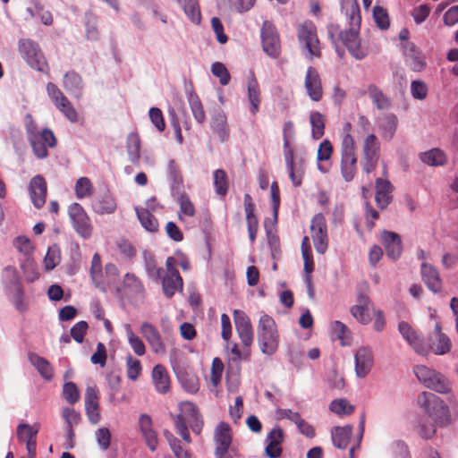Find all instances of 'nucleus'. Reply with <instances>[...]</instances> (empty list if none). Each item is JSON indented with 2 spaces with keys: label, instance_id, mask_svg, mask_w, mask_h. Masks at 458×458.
<instances>
[{
  "label": "nucleus",
  "instance_id": "f257e3e1",
  "mask_svg": "<svg viewBox=\"0 0 458 458\" xmlns=\"http://www.w3.org/2000/svg\"><path fill=\"white\" fill-rule=\"evenodd\" d=\"M279 331L275 319L263 314L257 325V341L260 352L267 356H272L279 347Z\"/></svg>",
  "mask_w": 458,
  "mask_h": 458
},
{
  "label": "nucleus",
  "instance_id": "f03ea898",
  "mask_svg": "<svg viewBox=\"0 0 458 458\" xmlns=\"http://www.w3.org/2000/svg\"><path fill=\"white\" fill-rule=\"evenodd\" d=\"M26 123L27 138L31 148L38 158H46L47 148H55L57 140L54 132L49 129L39 130L31 116Z\"/></svg>",
  "mask_w": 458,
  "mask_h": 458
},
{
  "label": "nucleus",
  "instance_id": "7ed1b4c3",
  "mask_svg": "<svg viewBox=\"0 0 458 458\" xmlns=\"http://www.w3.org/2000/svg\"><path fill=\"white\" fill-rule=\"evenodd\" d=\"M418 403L424 408L428 417L439 427L451 423V414L445 402L432 393L423 392L418 396Z\"/></svg>",
  "mask_w": 458,
  "mask_h": 458
},
{
  "label": "nucleus",
  "instance_id": "20e7f679",
  "mask_svg": "<svg viewBox=\"0 0 458 458\" xmlns=\"http://www.w3.org/2000/svg\"><path fill=\"white\" fill-rule=\"evenodd\" d=\"M340 171L347 182L353 180L357 173V154L352 136L347 133L342 139Z\"/></svg>",
  "mask_w": 458,
  "mask_h": 458
},
{
  "label": "nucleus",
  "instance_id": "39448f33",
  "mask_svg": "<svg viewBox=\"0 0 458 458\" xmlns=\"http://www.w3.org/2000/svg\"><path fill=\"white\" fill-rule=\"evenodd\" d=\"M413 372L420 382L427 388L440 394H447L451 391V384L441 373L428 368L425 365H416Z\"/></svg>",
  "mask_w": 458,
  "mask_h": 458
},
{
  "label": "nucleus",
  "instance_id": "423d86ee",
  "mask_svg": "<svg viewBox=\"0 0 458 458\" xmlns=\"http://www.w3.org/2000/svg\"><path fill=\"white\" fill-rule=\"evenodd\" d=\"M298 40L301 47L307 50V57H321L320 42L317 35V28L312 21H304L297 29Z\"/></svg>",
  "mask_w": 458,
  "mask_h": 458
},
{
  "label": "nucleus",
  "instance_id": "0eeeda50",
  "mask_svg": "<svg viewBox=\"0 0 458 458\" xmlns=\"http://www.w3.org/2000/svg\"><path fill=\"white\" fill-rule=\"evenodd\" d=\"M18 47L21 57L31 68L42 72L48 70L47 60L37 42L30 38H22L19 40Z\"/></svg>",
  "mask_w": 458,
  "mask_h": 458
},
{
  "label": "nucleus",
  "instance_id": "6e6552de",
  "mask_svg": "<svg viewBox=\"0 0 458 458\" xmlns=\"http://www.w3.org/2000/svg\"><path fill=\"white\" fill-rule=\"evenodd\" d=\"M213 439L216 458H233L232 453H234V448L232 447L233 432L228 423L220 421L216 425Z\"/></svg>",
  "mask_w": 458,
  "mask_h": 458
},
{
  "label": "nucleus",
  "instance_id": "1a4fd4ad",
  "mask_svg": "<svg viewBox=\"0 0 458 458\" xmlns=\"http://www.w3.org/2000/svg\"><path fill=\"white\" fill-rule=\"evenodd\" d=\"M263 51L271 58L276 59L281 55V40L276 26L270 21H264L260 30Z\"/></svg>",
  "mask_w": 458,
  "mask_h": 458
},
{
  "label": "nucleus",
  "instance_id": "9d476101",
  "mask_svg": "<svg viewBox=\"0 0 458 458\" xmlns=\"http://www.w3.org/2000/svg\"><path fill=\"white\" fill-rule=\"evenodd\" d=\"M380 157V143L374 134H369L362 145L361 167L364 173L373 172Z\"/></svg>",
  "mask_w": 458,
  "mask_h": 458
},
{
  "label": "nucleus",
  "instance_id": "9b49d317",
  "mask_svg": "<svg viewBox=\"0 0 458 458\" xmlns=\"http://www.w3.org/2000/svg\"><path fill=\"white\" fill-rule=\"evenodd\" d=\"M68 215L76 233L84 239L92 234L90 219L84 208L79 203H72L68 208Z\"/></svg>",
  "mask_w": 458,
  "mask_h": 458
},
{
  "label": "nucleus",
  "instance_id": "f8f14e48",
  "mask_svg": "<svg viewBox=\"0 0 458 458\" xmlns=\"http://www.w3.org/2000/svg\"><path fill=\"white\" fill-rule=\"evenodd\" d=\"M237 335L245 349H250L254 341V330L249 316L241 310L233 312Z\"/></svg>",
  "mask_w": 458,
  "mask_h": 458
},
{
  "label": "nucleus",
  "instance_id": "ddd939ff",
  "mask_svg": "<svg viewBox=\"0 0 458 458\" xmlns=\"http://www.w3.org/2000/svg\"><path fill=\"white\" fill-rule=\"evenodd\" d=\"M311 239L317 252L324 254L328 248V236L326 218L323 214H316L310 222Z\"/></svg>",
  "mask_w": 458,
  "mask_h": 458
},
{
  "label": "nucleus",
  "instance_id": "4468645a",
  "mask_svg": "<svg viewBox=\"0 0 458 458\" xmlns=\"http://www.w3.org/2000/svg\"><path fill=\"white\" fill-rule=\"evenodd\" d=\"M427 346V354L429 352L437 355H444L450 352L452 343L450 338L442 332V327L439 322L435 323L434 330L428 335V343Z\"/></svg>",
  "mask_w": 458,
  "mask_h": 458
},
{
  "label": "nucleus",
  "instance_id": "2eb2a0df",
  "mask_svg": "<svg viewBox=\"0 0 458 458\" xmlns=\"http://www.w3.org/2000/svg\"><path fill=\"white\" fill-rule=\"evenodd\" d=\"M360 29L354 27L343 30L339 34V38L343 44L347 47L349 53L357 60L363 59L368 52L360 46L359 37Z\"/></svg>",
  "mask_w": 458,
  "mask_h": 458
},
{
  "label": "nucleus",
  "instance_id": "dca6fc26",
  "mask_svg": "<svg viewBox=\"0 0 458 458\" xmlns=\"http://www.w3.org/2000/svg\"><path fill=\"white\" fill-rule=\"evenodd\" d=\"M28 190L33 206L38 209L41 208L46 203L47 194V184L45 178L39 174L32 177Z\"/></svg>",
  "mask_w": 458,
  "mask_h": 458
},
{
  "label": "nucleus",
  "instance_id": "f3484780",
  "mask_svg": "<svg viewBox=\"0 0 458 458\" xmlns=\"http://www.w3.org/2000/svg\"><path fill=\"white\" fill-rule=\"evenodd\" d=\"M405 63L415 72H420L426 66L425 56L421 50L413 42H405L402 45Z\"/></svg>",
  "mask_w": 458,
  "mask_h": 458
},
{
  "label": "nucleus",
  "instance_id": "a211bd4d",
  "mask_svg": "<svg viewBox=\"0 0 458 458\" xmlns=\"http://www.w3.org/2000/svg\"><path fill=\"white\" fill-rule=\"evenodd\" d=\"M140 333L145 337L155 353H165V345L163 343L161 335L154 325L148 322H143L140 326Z\"/></svg>",
  "mask_w": 458,
  "mask_h": 458
},
{
  "label": "nucleus",
  "instance_id": "6ab92c4d",
  "mask_svg": "<svg viewBox=\"0 0 458 458\" xmlns=\"http://www.w3.org/2000/svg\"><path fill=\"white\" fill-rule=\"evenodd\" d=\"M398 330L416 352L421 355H427V346L409 323L405 321L400 322L398 325Z\"/></svg>",
  "mask_w": 458,
  "mask_h": 458
},
{
  "label": "nucleus",
  "instance_id": "aec40b11",
  "mask_svg": "<svg viewBox=\"0 0 458 458\" xmlns=\"http://www.w3.org/2000/svg\"><path fill=\"white\" fill-rule=\"evenodd\" d=\"M382 243L387 257L393 260L398 259L403 252L402 240L399 234L394 232H382Z\"/></svg>",
  "mask_w": 458,
  "mask_h": 458
},
{
  "label": "nucleus",
  "instance_id": "412c9836",
  "mask_svg": "<svg viewBox=\"0 0 458 458\" xmlns=\"http://www.w3.org/2000/svg\"><path fill=\"white\" fill-rule=\"evenodd\" d=\"M373 309L369 296L366 294H360L357 298V302L351 308V314L363 325H367L371 321L370 310Z\"/></svg>",
  "mask_w": 458,
  "mask_h": 458
},
{
  "label": "nucleus",
  "instance_id": "4be33fe9",
  "mask_svg": "<svg viewBox=\"0 0 458 458\" xmlns=\"http://www.w3.org/2000/svg\"><path fill=\"white\" fill-rule=\"evenodd\" d=\"M304 85L309 97L312 100L318 101L321 99L323 89L319 74L315 68L311 66L308 68Z\"/></svg>",
  "mask_w": 458,
  "mask_h": 458
},
{
  "label": "nucleus",
  "instance_id": "5701e85b",
  "mask_svg": "<svg viewBox=\"0 0 458 458\" xmlns=\"http://www.w3.org/2000/svg\"><path fill=\"white\" fill-rule=\"evenodd\" d=\"M354 359L357 377H365L370 372L373 366V356L370 349L366 347L360 348L356 352Z\"/></svg>",
  "mask_w": 458,
  "mask_h": 458
},
{
  "label": "nucleus",
  "instance_id": "b1692460",
  "mask_svg": "<svg viewBox=\"0 0 458 458\" xmlns=\"http://www.w3.org/2000/svg\"><path fill=\"white\" fill-rule=\"evenodd\" d=\"M268 444L265 452L269 458H278L282 454L281 444L284 440V431L280 428H273L267 435Z\"/></svg>",
  "mask_w": 458,
  "mask_h": 458
},
{
  "label": "nucleus",
  "instance_id": "393cba45",
  "mask_svg": "<svg viewBox=\"0 0 458 458\" xmlns=\"http://www.w3.org/2000/svg\"><path fill=\"white\" fill-rule=\"evenodd\" d=\"M167 175L173 196L184 192L183 177L174 160H170L167 166Z\"/></svg>",
  "mask_w": 458,
  "mask_h": 458
},
{
  "label": "nucleus",
  "instance_id": "a878e982",
  "mask_svg": "<svg viewBox=\"0 0 458 458\" xmlns=\"http://www.w3.org/2000/svg\"><path fill=\"white\" fill-rule=\"evenodd\" d=\"M421 276L423 282L430 291L434 293H438L441 291L442 281L436 267L429 264L422 263Z\"/></svg>",
  "mask_w": 458,
  "mask_h": 458
},
{
  "label": "nucleus",
  "instance_id": "bb28decb",
  "mask_svg": "<svg viewBox=\"0 0 458 458\" xmlns=\"http://www.w3.org/2000/svg\"><path fill=\"white\" fill-rule=\"evenodd\" d=\"M162 279V289L167 298H172L176 292H182L183 289V280L179 272L166 274Z\"/></svg>",
  "mask_w": 458,
  "mask_h": 458
},
{
  "label": "nucleus",
  "instance_id": "cd10ccee",
  "mask_svg": "<svg viewBox=\"0 0 458 458\" xmlns=\"http://www.w3.org/2000/svg\"><path fill=\"white\" fill-rule=\"evenodd\" d=\"M333 154V146L328 140H324L318 146L317 160L318 169L323 174L327 173L331 167V157Z\"/></svg>",
  "mask_w": 458,
  "mask_h": 458
},
{
  "label": "nucleus",
  "instance_id": "c85d7f7f",
  "mask_svg": "<svg viewBox=\"0 0 458 458\" xmlns=\"http://www.w3.org/2000/svg\"><path fill=\"white\" fill-rule=\"evenodd\" d=\"M181 410L183 413L190 416L188 423L193 433L199 435L204 422L197 406L192 403H183L181 404Z\"/></svg>",
  "mask_w": 458,
  "mask_h": 458
},
{
  "label": "nucleus",
  "instance_id": "c756f323",
  "mask_svg": "<svg viewBox=\"0 0 458 458\" xmlns=\"http://www.w3.org/2000/svg\"><path fill=\"white\" fill-rule=\"evenodd\" d=\"M152 380L156 390L160 394H166L170 390V377L166 369L157 364L152 371Z\"/></svg>",
  "mask_w": 458,
  "mask_h": 458
},
{
  "label": "nucleus",
  "instance_id": "7c9ffc66",
  "mask_svg": "<svg viewBox=\"0 0 458 458\" xmlns=\"http://www.w3.org/2000/svg\"><path fill=\"white\" fill-rule=\"evenodd\" d=\"M91 206L93 210L100 215L113 214L116 209L115 199L108 192L94 199Z\"/></svg>",
  "mask_w": 458,
  "mask_h": 458
},
{
  "label": "nucleus",
  "instance_id": "2f4dec72",
  "mask_svg": "<svg viewBox=\"0 0 458 458\" xmlns=\"http://www.w3.org/2000/svg\"><path fill=\"white\" fill-rule=\"evenodd\" d=\"M393 186L388 180L377 178L376 180V202L380 208H385L389 204L390 193Z\"/></svg>",
  "mask_w": 458,
  "mask_h": 458
},
{
  "label": "nucleus",
  "instance_id": "473e14b6",
  "mask_svg": "<svg viewBox=\"0 0 458 458\" xmlns=\"http://www.w3.org/2000/svg\"><path fill=\"white\" fill-rule=\"evenodd\" d=\"M352 435V427L346 425L344 427H335L331 431V438L335 447L339 449L347 448L351 437Z\"/></svg>",
  "mask_w": 458,
  "mask_h": 458
},
{
  "label": "nucleus",
  "instance_id": "72a5a7b5",
  "mask_svg": "<svg viewBox=\"0 0 458 458\" xmlns=\"http://www.w3.org/2000/svg\"><path fill=\"white\" fill-rule=\"evenodd\" d=\"M342 10L348 19L349 28L360 29L361 16L358 3L355 0H347L343 4Z\"/></svg>",
  "mask_w": 458,
  "mask_h": 458
},
{
  "label": "nucleus",
  "instance_id": "f704fd0d",
  "mask_svg": "<svg viewBox=\"0 0 458 458\" xmlns=\"http://www.w3.org/2000/svg\"><path fill=\"white\" fill-rule=\"evenodd\" d=\"M420 159L429 166H442L447 163L446 154L438 148L421 152Z\"/></svg>",
  "mask_w": 458,
  "mask_h": 458
},
{
  "label": "nucleus",
  "instance_id": "c9c22d12",
  "mask_svg": "<svg viewBox=\"0 0 458 458\" xmlns=\"http://www.w3.org/2000/svg\"><path fill=\"white\" fill-rule=\"evenodd\" d=\"M248 97L250 104V111L252 114L259 112V107L260 104V90L259 83L255 78L253 72H250L248 77Z\"/></svg>",
  "mask_w": 458,
  "mask_h": 458
},
{
  "label": "nucleus",
  "instance_id": "e433bc0d",
  "mask_svg": "<svg viewBox=\"0 0 458 458\" xmlns=\"http://www.w3.org/2000/svg\"><path fill=\"white\" fill-rule=\"evenodd\" d=\"M243 202L248 231L259 230V220L255 215L256 206L253 202L252 197L249 193H246L243 198Z\"/></svg>",
  "mask_w": 458,
  "mask_h": 458
},
{
  "label": "nucleus",
  "instance_id": "4c0bfd02",
  "mask_svg": "<svg viewBox=\"0 0 458 458\" xmlns=\"http://www.w3.org/2000/svg\"><path fill=\"white\" fill-rule=\"evenodd\" d=\"M29 360L36 368L42 377L47 380L52 378L53 368L47 360L36 353H30Z\"/></svg>",
  "mask_w": 458,
  "mask_h": 458
},
{
  "label": "nucleus",
  "instance_id": "58836bf2",
  "mask_svg": "<svg viewBox=\"0 0 458 458\" xmlns=\"http://www.w3.org/2000/svg\"><path fill=\"white\" fill-rule=\"evenodd\" d=\"M126 149L129 160L133 165H138L140 158V140L138 134L131 132L128 135Z\"/></svg>",
  "mask_w": 458,
  "mask_h": 458
},
{
  "label": "nucleus",
  "instance_id": "ea45409f",
  "mask_svg": "<svg viewBox=\"0 0 458 458\" xmlns=\"http://www.w3.org/2000/svg\"><path fill=\"white\" fill-rule=\"evenodd\" d=\"M137 217L140 225L148 232L154 233L157 231L158 222L155 216L147 208H135Z\"/></svg>",
  "mask_w": 458,
  "mask_h": 458
},
{
  "label": "nucleus",
  "instance_id": "a19ab883",
  "mask_svg": "<svg viewBox=\"0 0 458 458\" xmlns=\"http://www.w3.org/2000/svg\"><path fill=\"white\" fill-rule=\"evenodd\" d=\"M64 86L72 94L79 97L82 89V79L75 72H68L64 77Z\"/></svg>",
  "mask_w": 458,
  "mask_h": 458
},
{
  "label": "nucleus",
  "instance_id": "79ce46f5",
  "mask_svg": "<svg viewBox=\"0 0 458 458\" xmlns=\"http://www.w3.org/2000/svg\"><path fill=\"white\" fill-rule=\"evenodd\" d=\"M39 430V425L34 424L30 425L26 423H21L17 427V438L21 443H26L28 441H31L37 439V435Z\"/></svg>",
  "mask_w": 458,
  "mask_h": 458
},
{
  "label": "nucleus",
  "instance_id": "37998d69",
  "mask_svg": "<svg viewBox=\"0 0 458 458\" xmlns=\"http://www.w3.org/2000/svg\"><path fill=\"white\" fill-rule=\"evenodd\" d=\"M368 91L373 103L379 111L387 110L391 106V100L383 94L375 85H369Z\"/></svg>",
  "mask_w": 458,
  "mask_h": 458
},
{
  "label": "nucleus",
  "instance_id": "c03bdc74",
  "mask_svg": "<svg viewBox=\"0 0 458 458\" xmlns=\"http://www.w3.org/2000/svg\"><path fill=\"white\" fill-rule=\"evenodd\" d=\"M214 186L217 195L223 197L226 195L229 188V181L227 174L224 169H216L214 172Z\"/></svg>",
  "mask_w": 458,
  "mask_h": 458
},
{
  "label": "nucleus",
  "instance_id": "a18cd8bd",
  "mask_svg": "<svg viewBox=\"0 0 458 458\" xmlns=\"http://www.w3.org/2000/svg\"><path fill=\"white\" fill-rule=\"evenodd\" d=\"M183 11L187 17L195 24L201 21V13L198 0H182Z\"/></svg>",
  "mask_w": 458,
  "mask_h": 458
},
{
  "label": "nucleus",
  "instance_id": "49530a36",
  "mask_svg": "<svg viewBox=\"0 0 458 458\" xmlns=\"http://www.w3.org/2000/svg\"><path fill=\"white\" fill-rule=\"evenodd\" d=\"M145 269L147 274L153 280H160L163 274V268L158 267L156 259L150 253H144Z\"/></svg>",
  "mask_w": 458,
  "mask_h": 458
},
{
  "label": "nucleus",
  "instance_id": "de8ad7c7",
  "mask_svg": "<svg viewBox=\"0 0 458 458\" xmlns=\"http://www.w3.org/2000/svg\"><path fill=\"white\" fill-rule=\"evenodd\" d=\"M53 88L55 90V102L60 112L64 114H71V113H74L70 101L68 98L53 84H48L47 89Z\"/></svg>",
  "mask_w": 458,
  "mask_h": 458
},
{
  "label": "nucleus",
  "instance_id": "09e8293b",
  "mask_svg": "<svg viewBox=\"0 0 458 458\" xmlns=\"http://www.w3.org/2000/svg\"><path fill=\"white\" fill-rule=\"evenodd\" d=\"M373 18L380 30H386L390 27V19L386 8L375 5L373 8Z\"/></svg>",
  "mask_w": 458,
  "mask_h": 458
},
{
  "label": "nucleus",
  "instance_id": "8fccbe9b",
  "mask_svg": "<svg viewBox=\"0 0 458 458\" xmlns=\"http://www.w3.org/2000/svg\"><path fill=\"white\" fill-rule=\"evenodd\" d=\"M126 335L128 342L135 354L138 356H143L146 352V346L143 341L133 333L129 325L127 326Z\"/></svg>",
  "mask_w": 458,
  "mask_h": 458
},
{
  "label": "nucleus",
  "instance_id": "3c124183",
  "mask_svg": "<svg viewBox=\"0 0 458 458\" xmlns=\"http://www.w3.org/2000/svg\"><path fill=\"white\" fill-rule=\"evenodd\" d=\"M397 125L396 116H384L379 121V126L382 130V136L388 140L392 139Z\"/></svg>",
  "mask_w": 458,
  "mask_h": 458
},
{
  "label": "nucleus",
  "instance_id": "603ef678",
  "mask_svg": "<svg viewBox=\"0 0 458 458\" xmlns=\"http://www.w3.org/2000/svg\"><path fill=\"white\" fill-rule=\"evenodd\" d=\"M211 127L222 141L228 137V129L226 125V116H214L211 122Z\"/></svg>",
  "mask_w": 458,
  "mask_h": 458
},
{
  "label": "nucleus",
  "instance_id": "864d4df0",
  "mask_svg": "<svg viewBox=\"0 0 458 458\" xmlns=\"http://www.w3.org/2000/svg\"><path fill=\"white\" fill-rule=\"evenodd\" d=\"M89 272L93 283L96 286H98L101 284L102 276V262L98 253H95L92 257Z\"/></svg>",
  "mask_w": 458,
  "mask_h": 458
},
{
  "label": "nucleus",
  "instance_id": "5fc2aeb1",
  "mask_svg": "<svg viewBox=\"0 0 458 458\" xmlns=\"http://www.w3.org/2000/svg\"><path fill=\"white\" fill-rule=\"evenodd\" d=\"M330 411L338 415H349L354 411V407L345 399L334 400L330 403Z\"/></svg>",
  "mask_w": 458,
  "mask_h": 458
},
{
  "label": "nucleus",
  "instance_id": "6e6d98bb",
  "mask_svg": "<svg viewBox=\"0 0 458 458\" xmlns=\"http://www.w3.org/2000/svg\"><path fill=\"white\" fill-rule=\"evenodd\" d=\"M212 74L219 78L221 85L225 86L230 82L231 76L224 64L216 62L211 65Z\"/></svg>",
  "mask_w": 458,
  "mask_h": 458
},
{
  "label": "nucleus",
  "instance_id": "4d7b16f0",
  "mask_svg": "<svg viewBox=\"0 0 458 458\" xmlns=\"http://www.w3.org/2000/svg\"><path fill=\"white\" fill-rule=\"evenodd\" d=\"M178 197V203L180 206L181 214L186 216H193L195 215V207L191 202L190 197L184 192L181 193V195H176Z\"/></svg>",
  "mask_w": 458,
  "mask_h": 458
},
{
  "label": "nucleus",
  "instance_id": "13d9d810",
  "mask_svg": "<svg viewBox=\"0 0 458 458\" xmlns=\"http://www.w3.org/2000/svg\"><path fill=\"white\" fill-rule=\"evenodd\" d=\"M123 286L135 293H141L144 292V286L140 279L131 273H127L124 276Z\"/></svg>",
  "mask_w": 458,
  "mask_h": 458
},
{
  "label": "nucleus",
  "instance_id": "bf43d9fd",
  "mask_svg": "<svg viewBox=\"0 0 458 458\" xmlns=\"http://www.w3.org/2000/svg\"><path fill=\"white\" fill-rule=\"evenodd\" d=\"M75 192L78 199H83L92 193V184L89 178L81 177L75 184Z\"/></svg>",
  "mask_w": 458,
  "mask_h": 458
},
{
  "label": "nucleus",
  "instance_id": "052dcab7",
  "mask_svg": "<svg viewBox=\"0 0 458 458\" xmlns=\"http://www.w3.org/2000/svg\"><path fill=\"white\" fill-rule=\"evenodd\" d=\"M63 396L70 404H74L80 400V392L73 382H67L64 385Z\"/></svg>",
  "mask_w": 458,
  "mask_h": 458
},
{
  "label": "nucleus",
  "instance_id": "680f3d73",
  "mask_svg": "<svg viewBox=\"0 0 458 458\" xmlns=\"http://www.w3.org/2000/svg\"><path fill=\"white\" fill-rule=\"evenodd\" d=\"M142 367L141 363L139 360L133 358L132 356H128L127 358V377L131 380L135 381L139 376L140 375Z\"/></svg>",
  "mask_w": 458,
  "mask_h": 458
},
{
  "label": "nucleus",
  "instance_id": "e2e57ef3",
  "mask_svg": "<svg viewBox=\"0 0 458 458\" xmlns=\"http://www.w3.org/2000/svg\"><path fill=\"white\" fill-rule=\"evenodd\" d=\"M88 328L89 325L86 321H79L71 328V336L73 338L75 342L81 344L84 340V336L87 333Z\"/></svg>",
  "mask_w": 458,
  "mask_h": 458
},
{
  "label": "nucleus",
  "instance_id": "0e129e2a",
  "mask_svg": "<svg viewBox=\"0 0 458 458\" xmlns=\"http://www.w3.org/2000/svg\"><path fill=\"white\" fill-rule=\"evenodd\" d=\"M311 134L315 140H319L325 133V120L323 116H310Z\"/></svg>",
  "mask_w": 458,
  "mask_h": 458
},
{
  "label": "nucleus",
  "instance_id": "69168bd1",
  "mask_svg": "<svg viewBox=\"0 0 458 458\" xmlns=\"http://www.w3.org/2000/svg\"><path fill=\"white\" fill-rule=\"evenodd\" d=\"M62 416L66 422V427H75L81 421V414L72 408H64L62 411Z\"/></svg>",
  "mask_w": 458,
  "mask_h": 458
},
{
  "label": "nucleus",
  "instance_id": "338daca9",
  "mask_svg": "<svg viewBox=\"0 0 458 458\" xmlns=\"http://www.w3.org/2000/svg\"><path fill=\"white\" fill-rule=\"evenodd\" d=\"M333 328L338 338L342 341V344H348L351 340V332L349 328L338 320L334 322Z\"/></svg>",
  "mask_w": 458,
  "mask_h": 458
},
{
  "label": "nucleus",
  "instance_id": "774afa93",
  "mask_svg": "<svg viewBox=\"0 0 458 458\" xmlns=\"http://www.w3.org/2000/svg\"><path fill=\"white\" fill-rule=\"evenodd\" d=\"M224 364L219 358H214L211 367L210 380L214 386H217L222 378Z\"/></svg>",
  "mask_w": 458,
  "mask_h": 458
}]
</instances>
